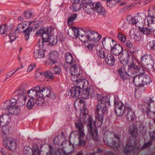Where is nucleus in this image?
Returning a JSON list of instances; mask_svg holds the SVG:
<instances>
[{"instance_id": "1", "label": "nucleus", "mask_w": 155, "mask_h": 155, "mask_svg": "<svg viewBox=\"0 0 155 155\" xmlns=\"http://www.w3.org/2000/svg\"><path fill=\"white\" fill-rule=\"evenodd\" d=\"M116 114L119 116H122L124 113L127 120L131 121L134 119L135 115L134 112L129 107H125L121 101H119L116 104L115 108Z\"/></svg>"}, {"instance_id": "2", "label": "nucleus", "mask_w": 155, "mask_h": 155, "mask_svg": "<svg viewBox=\"0 0 155 155\" xmlns=\"http://www.w3.org/2000/svg\"><path fill=\"white\" fill-rule=\"evenodd\" d=\"M107 111L106 104L104 101L98 102L97 105L96 115V120L94 122L96 127H100L102 124L104 115L107 113Z\"/></svg>"}, {"instance_id": "3", "label": "nucleus", "mask_w": 155, "mask_h": 155, "mask_svg": "<svg viewBox=\"0 0 155 155\" xmlns=\"http://www.w3.org/2000/svg\"><path fill=\"white\" fill-rule=\"evenodd\" d=\"M17 102L16 99L12 98L8 101H6L3 103L0 106L2 109L6 111L9 114H13L15 115L18 114L20 112V109L17 106H15Z\"/></svg>"}, {"instance_id": "4", "label": "nucleus", "mask_w": 155, "mask_h": 155, "mask_svg": "<svg viewBox=\"0 0 155 155\" xmlns=\"http://www.w3.org/2000/svg\"><path fill=\"white\" fill-rule=\"evenodd\" d=\"M71 67L70 69L71 73V78L72 81H75L76 84L79 86H83L85 82V80L82 75L80 68L75 64L71 65Z\"/></svg>"}, {"instance_id": "5", "label": "nucleus", "mask_w": 155, "mask_h": 155, "mask_svg": "<svg viewBox=\"0 0 155 155\" xmlns=\"http://www.w3.org/2000/svg\"><path fill=\"white\" fill-rule=\"evenodd\" d=\"M104 141L108 146L116 148V150L120 147V141L119 138L112 132H106L104 134Z\"/></svg>"}, {"instance_id": "6", "label": "nucleus", "mask_w": 155, "mask_h": 155, "mask_svg": "<svg viewBox=\"0 0 155 155\" xmlns=\"http://www.w3.org/2000/svg\"><path fill=\"white\" fill-rule=\"evenodd\" d=\"M31 89L35 92V94L39 99L40 104L44 103L45 97H51V89L48 87H43L41 89L39 86H37Z\"/></svg>"}, {"instance_id": "7", "label": "nucleus", "mask_w": 155, "mask_h": 155, "mask_svg": "<svg viewBox=\"0 0 155 155\" xmlns=\"http://www.w3.org/2000/svg\"><path fill=\"white\" fill-rule=\"evenodd\" d=\"M27 94L30 98L27 104L28 108L30 109L36 104L38 105H41L43 104H40L39 99L35 94V92L32 89L27 91Z\"/></svg>"}, {"instance_id": "8", "label": "nucleus", "mask_w": 155, "mask_h": 155, "mask_svg": "<svg viewBox=\"0 0 155 155\" xmlns=\"http://www.w3.org/2000/svg\"><path fill=\"white\" fill-rule=\"evenodd\" d=\"M68 33L69 35L73 38L78 37L82 42L84 40V35L86 34V32L82 28H73L71 29L68 31Z\"/></svg>"}, {"instance_id": "9", "label": "nucleus", "mask_w": 155, "mask_h": 155, "mask_svg": "<svg viewBox=\"0 0 155 155\" xmlns=\"http://www.w3.org/2000/svg\"><path fill=\"white\" fill-rule=\"evenodd\" d=\"M154 103V101L152 98L148 97L144 100V104L141 105L140 110L144 114H146L148 116L153 113V114H155V111L151 110L150 109V104Z\"/></svg>"}, {"instance_id": "10", "label": "nucleus", "mask_w": 155, "mask_h": 155, "mask_svg": "<svg viewBox=\"0 0 155 155\" xmlns=\"http://www.w3.org/2000/svg\"><path fill=\"white\" fill-rule=\"evenodd\" d=\"M78 144L75 143H74L72 144L70 142L69 144L65 147L66 145V142H64L62 143L61 145L63 146L62 147V149H61V152L59 149L58 150L55 151L54 153V155H62V153L64 152L65 154H68L71 153L74 150V145H77Z\"/></svg>"}, {"instance_id": "11", "label": "nucleus", "mask_w": 155, "mask_h": 155, "mask_svg": "<svg viewBox=\"0 0 155 155\" xmlns=\"http://www.w3.org/2000/svg\"><path fill=\"white\" fill-rule=\"evenodd\" d=\"M101 35L95 32L88 31L86 32L84 38V41L83 42H86L88 41H98L101 39Z\"/></svg>"}, {"instance_id": "12", "label": "nucleus", "mask_w": 155, "mask_h": 155, "mask_svg": "<svg viewBox=\"0 0 155 155\" xmlns=\"http://www.w3.org/2000/svg\"><path fill=\"white\" fill-rule=\"evenodd\" d=\"M4 146L8 149L11 151L15 150L17 147L16 140L13 137L8 136L3 140Z\"/></svg>"}, {"instance_id": "13", "label": "nucleus", "mask_w": 155, "mask_h": 155, "mask_svg": "<svg viewBox=\"0 0 155 155\" xmlns=\"http://www.w3.org/2000/svg\"><path fill=\"white\" fill-rule=\"evenodd\" d=\"M91 118H90L89 124H87L88 133L92 137L95 142H98L101 140V138L98 134V131L96 127L93 128L92 125V122L91 121Z\"/></svg>"}, {"instance_id": "14", "label": "nucleus", "mask_w": 155, "mask_h": 155, "mask_svg": "<svg viewBox=\"0 0 155 155\" xmlns=\"http://www.w3.org/2000/svg\"><path fill=\"white\" fill-rule=\"evenodd\" d=\"M139 144L138 143H136L134 140H128V143L124 148V153H127L134 149H139Z\"/></svg>"}, {"instance_id": "15", "label": "nucleus", "mask_w": 155, "mask_h": 155, "mask_svg": "<svg viewBox=\"0 0 155 155\" xmlns=\"http://www.w3.org/2000/svg\"><path fill=\"white\" fill-rule=\"evenodd\" d=\"M27 94L24 90L19 89L16 91L15 92V94L18 98L21 100V102L19 103L18 105L20 107L22 106L25 104V101L27 99L26 94Z\"/></svg>"}, {"instance_id": "16", "label": "nucleus", "mask_w": 155, "mask_h": 155, "mask_svg": "<svg viewBox=\"0 0 155 155\" xmlns=\"http://www.w3.org/2000/svg\"><path fill=\"white\" fill-rule=\"evenodd\" d=\"M74 84H75V87H71L70 89V93H69L70 96L74 98H76L78 97L80 95L81 88H83L85 83H84L83 86H79L75 83L74 81Z\"/></svg>"}, {"instance_id": "17", "label": "nucleus", "mask_w": 155, "mask_h": 155, "mask_svg": "<svg viewBox=\"0 0 155 155\" xmlns=\"http://www.w3.org/2000/svg\"><path fill=\"white\" fill-rule=\"evenodd\" d=\"M94 11L95 10L98 14L104 16L106 15L104 9L101 6L100 3L94 2L93 3Z\"/></svg>"}, {"instance_id": "18", "label": "nucleus", "mask_w": 155, "mask_h": 155, "mask_svg": "<svg viewBox=\"0 0 155 155\" xmlns=\"http://www.w3.org/2000/svg\"><path fill=\"white\" fill-rule=\"evenodd\" d=\"M75 126L76 128L78 130V135H81V137L84 136V130L83 123L81 119L75 122Z\"/></svg>"}, {"instance_id": "19", "label": "nucleus", "mask_w": 155, "mask_h": 155, "mask_svg": "<svg viewBox=\"0 0 155 155\" xmlns=\"http://www.w3.org/2000/svg\"><path fill=\"white\" fill-rule=\"evenodd\" d=\"M152 19H155V5H151L148 10V15L147 20L151 21Z\"/></svg>"}, {"instance_id": "20", "label": "nucleus", "mask_w": 155, "mask_h": 155, "mask_svg": "<svg viewBox=\"0 0 155 155\" xmlns=\"http://www.w3.org/2000/svg\"><path fill=\"white\" fill-rule=\"evenodd\" d=\"M11 121V116L8 114H3L0 117V124H8Z\"/></svg>"}, {"instance_id": "21", "label": "nucleus", "mask_w": 155, "mask_h": 155, "mask_svg": "<svg viewBox=\"0 0 155 155\" xmlns=\"http://www.w3.org/2000/svg\"><path fill=\"white\" fill-rule=\"evenodd\" d=\"M36 76L37 77L44 78L46 77L50 79L51 80L54 79V77L53 76V73L50 71H47L44 72H39L36 74Z\"/></svg>"}, {"instance_id": "22", "label": "nucleus", "mask_w": 155, "mask_h": 155, "mask_svg": "<svg viewBox=\"0 0 155 155\" xmlns=\"http://www.w3.org/2000/svg\"><path fill=\"white\" fill-rule=\"evenodd\" d=\"M59 59V54L56 51L51 52L50 54L49 62L52 65L56 63Z\"/></svg>"}, {"instance_id": "23", "label": "nucleus", "mask_w": 155, "mask_h": 155, "mask_svg": "<svg viewBox=\"0 0 155 155\" xmlns=\"http://www.w3.org/2000/svg\"><path fill=\"white\" fill-rule=\"evenodd\" d=\"M0 127H1V131L0 132V136L4 138L9 132V127L8 124H0Z\"/></svg>"}, {"instance_id": "24", "label": "nucleus", "mask_w": 155, "mask_h": 155, "mask_svg": "<svg viewBox=\"0 0 155 155\" xmlns=\"http://www.w3.org/2000/svg\"><path fill=\"white\" fill-rule=\"evenodd\" d=\"M141 62L144 64H148L150 62H154L153 58L150 55L146 54L143 56L141 58Z\"/></svg>"}, {"instance_id": "25", "label": "nucleus", "mask_w": 155, "mask_h": 155, "mask_svg": "<svg viewBox=\"0 0 155 155\" xmlns=\"http://www.w3.org/2000/svg\"><path fill=\"white\" fill-rule=\"evenodd\" d=\"M84 11L88 14H93L94 13L93 3H85L83 5Z\"/></svg>"}, {"instance_id": "26", "label": "nucleus", "mask_w": 155, "mask_h": 155, "mask_svg": "<svg viewBox=\"0 0 155 155\" xmlns=\"http://www.w3.org/2000/svg\"><path fill=\"white\" fill-rule=\"evenodd\" d=\"M138 24H141L142 26L147 25V21L145 20V16L143 13L138 14L135 16Z\"/></svg>"}, {"instance_id": "27", "label": "nucleus", "mask_w": 155, "mask_h": 155, "mask_svg": "<svg viewBox=\"0 0 155 155\" xmlns=\"http://www.w3.org/2000/svg\"><path fill=\"white\" fill-rule=\"evenodd\" d=\"M123 52L122 47L119 45H116L111 48V52L115 55H119Z\"/></svg>"}, {"instance_id": "28", "label": "nucleus", "mask_w": 155, "mask_h": 155, "mask_svg": "<svg viewBox=\"0 0 155 155\" xmlns=\"http://www.w3.org/2000/svg\"><path fill=\"white\" fill-rule=\"evenodd\" d=\"M129 56L128 52L126 51L125 53L119 58L120 63L123 64H126L128 63Z\"/></svg>"}, {"instance_id": "29", "label": "nucleus", "mask_w": 155, "mask_h": 155, "mask_svg": "<svg viewBox=\"0 0 155 155\" xmlns=\"http://www.w3.org/2000/svg\"><path fill=\"white\" fill-rule=\"evenodd\" d=\"M65 60L66 63L70 65H74L75 63V61L73 58L72 55L71 53H67L65 54Z\"/></svg>"}, {"instance_id": "30", "label": "nucleus", "mask_w": 155, "mask_h": 155, "mask_svg": "<svg viewBox=\"0 0 155 155\" xmlns=\"http://www.w3.org/2000/svg\"><path fill=\"white\" fill-rule=\"evenodd\" d=\"M115 58L111 54H108L105 59L106 62L109 65L113 66L114 63Z\"/></svg>"}, {"instance_id": "31", "label": "nucleus", "mask_w": 155, "mask_h": 155, "mask_svg": "<svg viewBox=\"0 0 155 155\" xmlns=\"http://www.w3.org/2000/svg\"><path fill=\"white\" fill-rule=\"evenodd\" d=\"M6 35L9 36L11 42L15 40L16 38L15 31L11 27L8 29V32Z\"/></svg>"}, {"instance_id": "32", "label": "nucleus", "mask_w": 155, "mask_h": 155, "mask_svg": "<svg viewBox=\"0 0 155 155\" xmlns=\"http://www.w3.org/2000/svg\"><path fill=\"white\" fill-rule=\"evenodd\" d=\"M129 131L133 137H135L138 134V129L136 125L135 124H133L129 126Z\"/></svg>"}, {"instance_id": "33", "label": "nucleus", "mask_w": 155, "mask_h": 155, "mask_svg": "<svg viewBox=\"0 0 155 155\" xmlns=\"http://www.w3.org/2000/svg\"><path fill=\"white\" fill-rule=\"evenodd\" d=\"M45 52L43 49L37 50L34 52V57L36 59L41 58L44 57Z\"/></svg>"}, {"instance_id": "34", "label": "nucleus", "mask_w": 155, "mask_h": 155, "mask_svg": "<svg viewBox=\"0 0 155 155\" xmlns=\"http://www.w3.org/2000/svg\"><path fill=\"white\" fill-rule=\"evenodd\" d=\"M114 42V40L110 38H105L103 39L102 43L104 47H108L112 46L111 45V42Z\"/></svg>"}, {"instance_id": "35", "label": "nucleus", "mask_w": 155, "mask_h": 155, "mask_svg": "<svg viewBox=\"0 0 155 155\" xmlns=\"http://www.w3.org/2000/svg\"><path fill=\"white\" fill-rule=\"evenodd\" d=\"M133 83L137 86L143 85L142 75H136L134 79Z\"/></svg>"}, {"instance_id": "36", "label": "nucleus", "mask_w": 155, "mask_h": 155, "mask_svg": "<svg viewBox=\"0 0 155 155\" xmlns=\"http://www.w3.org/2000/svg\"><path fill=\"white\" fill-rule=\"evenodd\" d=\"M97 53V55L101 58H104L105 57V54L104 51L103 50L101 47L100 45L96 46Z\"/></svg>"}, {"instance_id": "37", "label": "nucleus", "mask_w": 155, "mask_h": 155, "mask_svg": "<svg viewBox=\"0 0 155 155\" xmlns=\"http://www.w3.org/2000/svg\"><path fill=\"white\" fill-rule=\"evenodd\" d=\"M11 27H8L5 25H2L0 26V34L4 36H6L8 32V29Z\"/></svg>"}, {"instance_id": "38", "label": "nucleus", "mask_w": 155, "mask_h": 155, "mask_svg": "<svg viewBox=\"0 0 155 155\" xmlns=\"http://www.w3.org/2000/svg\"><path fill=\"white\" fill-rule=\"evenodd\" d=\"M143 85L149 84L152 81L150 77L147 75H142Z\"/></svg>"}, {"instance_id": "39", "label": "nucleus", "mask_w": 155, "mask_h": 155, "mask_svg": "<svg viewBox=\"0 0 155 155\" xmlns=\"http://www.w3.org/2000/svg\"><path fill=\"white\" fill-rule=\"evenodd\" d=\"M118 72L122 78L124 79H127L128 76V74L126 72L124 67L123 66L120 68L118 70Z\"/></svg>"}, {"instance_id": "40", "label": "nucleus", "mask_w": 155, "mask_h": 155, "mask_svg": "<svg viewBox=\"0 0 155 155\" xmlns=\"http://www.w3.org/2000/svg\"><path fill=\"white\" fill-rule=\"evenodd\" d=\"M127 20L129 23L131 24L135 25L136 26L139 28H141V26L138 25L135 16L134 17H129L127 18Z\"/></svg>"}, {"instance_id": "41", "label": "nucleus", "mask_w": 155, "mask_h": 155, "mask_svg": "<svg viewBox=\"0 0 155 155\" xmlns=\"http://www.w3.org/2000/svg\"><path fill=\"white\" fill-rule=\"evenodd\" d=\"M154 19H152L151 20V21H148V20L147 21V25L149 27H150V28H151V30H152L153 32V35L155 37V21H154Z\"/></svg>"}, {"instance_id": "42", "label": "nucleus", "mask_w": 155, "mask_h": 155, "mask_svg": "<svg viewBox=\"0 0 155 155\" xmlns=\"http://www.w3.org/2000/svg\"><path fill=\"white\" fill-rule=\"evenodd\" d=\"M81 3L72 4L71 9L73 12H78L81 8Z\"/></svg>"}, {"instance_id": "43", "label": "nucleus", "mask_w": 155, "mask_h": 155, "mask_svg": "<svg viewBox=\"0 0 155 155\" xmlns=\"http://www.w3.org/2000/svg\"><path fill=\"white\" fill-rule=\"evenodd\" d=\"M141 32L136 31L134 32V34L133 33V35H130L131 37H133L134 40L136 41H139L141 38V35H140Z\"/></svg>"}, {"instance_id": "44", "label": "nucleus", "mask_w": 155, "mask_h": 155, "mask_svg": "<svg viewBox=\"0 0 155 155\" xmlns=\"http://www.w3.org/2000/svg\"><path fill=\"white\" fill-rule=\"evenodd\" d=\"M77 14H73L69 17L67 21V24L69 26H71L72 25L73 22L77 17Z\"/></svg>"}, {"instance_id": "45", "label": "nucleus", "mask_w": 155, "mask_h": 155, "mask_svg": "<svg viewBox=\"0 0 155 155\" xmlns=\"http://www.w3.org/2000/svg\"><path fill=\"white\" fill-rule=\"evenodd\" d=\"M33 29V28H27L25 30L23 31V33L25 35V40H27L29 38V35L30 33Z\"/></svg>"}, {"instance_id": "46", "label": "nucleus", "mask_w": 155, "mask_h": 155, "mask_svg": "<svg viewBox=\"0 0 155 155\" xmlns=\"http://www.w3.org/2000/svg\"><path fill=\"white\" fill-rule=\"evenodd\" d=\"M48 41L51 45H53L56 44L57 42L56 37L54 35L50 36Z\"/></svg>"}, {"instance_id": "47", "label": "nucleus", "mask_w": 155, "mask_h": 155, "mask_svg": "<svg viewBox=\"0 0 155 155\" xmlns=\"http://www.w3.org/2000/svg\"><path fill=\"white\" fill-rule=\"evenodd\" d=\"M24 28H31L33 25H35L34 21H25L22 22Z\"/></svg>"}, {"instance_id": "48", "label": "nucleus", "mask_w": 155, "mask_h": 155, "mask_svg": "<svg viewBox=\"0 0 155 155\" xmlns=\"http://www.w3.org/2000/svg\"><path fill=\"white\" fill-rule=\"evenodd\" d=\"M85 89L88 93L89 95L92 96L94 95L95 93V90L93 87L90 86L87 87Z\"/></svg>"}, {"instance_id": "49", "label": "nucleus", "mask_w": 155, "mask_h": 155, "mask_svg": "<svg viewBox=\"0 0 155 155\" xmlns=\"http://www.w3.org/2000/svg\"><path fill=\"white\" fill-rule=\"evenodd\" d=\"M147 48L151 50H155V41H152L148 43Z\"/></svg>"}, {"instance_id": "50", "label": "nucleus", "mask_w": 155, "mask_h": 155, "mask_svg": "<svg viewBox=\"0 0 155 155\" xmlns=\"http://www.w3.org/2000/svg\"><path fill=\"white\" fill-rule=\"evenodd\" d=\"M48 27H44L42 29H41L40 30H39L38 31H37V33H39L41 35L42 34H48Z\"/></svg>"}, {"instance_id": "51", "label": "nucleus", "mask_w": 155, "mask_h": 155, "mask_svg": "<svg viewBox=\"0 0 155 155\" xmlns=\"http://www.w3.org/2000/svg\"><path fill=\"white\" fill-rule=\"evenodd\" d=\"M85 136V134H84V136L83 137H81V135H79V142L78 143V145L79 146H84L85 144V140L83 139Z\"/></svg>"}, {"instance_id": "52", "label": "nucleus", "mask_w": 155, "mask_h": 155, "mask_svg": "<svg viewBox=\"0 0 155 155\" xmlns=\"http://www.w3.org/2000/svg\"><path fill=\"white\" fill-rule=\"evenodd\" d=\"M51 70L54 71L55 74L60 75L61 74V69L59 67L56 66L54 68H52Z\"/></svg>"}, {"instance_id": "53", "label": "nucleus", "mask_w": 155, "mask_h": 155, "mask_svg": "<svg viewBox=\"0 0 155 155\" xmlns=\"http://www.w3.org/2000/svg\"><path fill=\"white\" fill-rule=\"evenodd\" d=\"M130 64H129V63L128 62V70H130L131 69H134V70H136L137 68H136V66H136L134 63V62L133 60H132L131 61Z\"/></svg>"}, {"instance_id": "54", "label": "nucleus", "mask_w": 155, "mask_h": 155, "mask_svg": "<svg viewBox=\"0 0 155 155\" xmlns=\"http://www.w3.org/2000/svg\"><path fill=\"white\" fill-rule=\"evenodd\" d=\"M118 37L119 40L123 42H124L126 41V38L121 32L118 33Z\"/></svg>"}, {"instance_id": "55", "label": "nucleus", "mask_w": 155, "mask_h": 155, "mask_svg": "<svg viewBox=\"0 0 155 155\" xmlns=\"http://www.w3.org/2000/svg\"><path fill=\"white\" fill-rule=\"evenodd\" d=\"M81 96L84 99H86L88 97L89 95L85 89L81 93Z\"/></svg>"}, {"instance_id": "56", "label": "nucleus", "mask_w": 155, "mask_h": 155, "mask_svg": "<svg viewBox=\"0 0 155 155\" xmlns=\"http://www.w3.org/2000/svg\"><path fill=\"white\" fill-rule=\"evenodd\" d=\"M48 34H42V42H47L48 41L49 36L48 35Z\"/></svg>"}, {"instance_id": "57", "label": "nucleus", "mask_w": 155, "mask_h": 155, "mask_svg": "<svg viewBox=\"0 0 155 155\" xmlns=\"http://www.w3.org/2000/svg\"><path fill=\"white\" fill-rule=\"evenodd\" d=\"M151 31L152 30H151V28H143L142 30V32L145 34L147 35V34H150L152 33Z\"/></svg>"}, {"instance_id": "58", "label": "nucleus", "mask_w": 155, "mask_h": 155, "mask_svg": "<svg viewBox=\"0 0 155 155\" xmlns=\"http://www.w3.org/2000/svg\"><path fill=\"white\" fill-rule=\"evenodd\" d=\"M137 69L136 70V72H139L140 74H141L140 75H144L143 74L144 73V70L143 68H138L137 66H136ZM139 75H140L139 74Z\"/></svg>"}, {"instance_id": "59", "label": "nucleus", "mask_w": 155, "mask_h": 155, "mask_svg": "<svg viewBox=\"0 0 155 155\" xmlns=\"http://www.w3.org/2000/svg\"><path fill=\"white\" fill-rule=\"evenodd\" d=\"M15 72H13V70H12L8 72L6 74L5 76V80L10 78L12 77L14 74Z\"/></svg>"}, {"instance_id": "60", "label": "nucleus", "mask_w": 155, "mask_h": 155, "mask_svg": "<svg viewBox=\"0 0 155 155\" xmlns=\"http://www.w3.org/2000/svg\"><path fill=\"white\" fill-rule=\"evenodd\" d=\"M60 138L57 136L55 138L54 140V143L55 145H59V143L61 141L60 140Z\"/></svg>"}, {"instance_id": "61", "label": "nucleus", "mask_w": 155, "mask_h": 155, "mask_svg": "<svg viewBox=\"0 0 155 155\" xmlns=\"http://www.w3.org/2000/svg\"><path fill=\"white\" fill-rule=\"evenodd\" d=\"M25 17L27 18H31L33 15L32 13L30 11L26 12L24 13Z\"/></svg>"}, {"instance_id": "62", "label": "nucleus", "mask_w": 155, "mask_h": 155, "mask_svg": "<svg viewBox=\"0 0 155 155\" xmlns=\"http://www.w3.org/2000/svg\"><path fill=\"white\" fill-rule=\"evenodd\" d=\"M36 65L35 64H31L28 67L27 72H30L33 69L36 68Z\"/></svg>"}, {"instance_id": "63", "label": "nucleus", "mask_w": 155, "mask_h": 155, "mask_svg": "<svg viewBox=\"0 0 155 155\" xmlns=\"http://www.w3.org/2000/svg\"><path fill=\"white\" fill-rule=\"evenodd\" d=\"M101 101H104L105 102V103L106 104V103H108L110 101L109 99L108 98L107 96H105L103 97H102V99L99 102H101Z\"/></svg>"}, {"instance_id": "64", "label": "nucleus", "mask_w": 155, "mask_h": 155, "mask_svg": "<svg viewBox=\"0 0 155 155\" xmlns=\"http://www.w3.org/2000/svg\"><path fill=\"white\" fill-rule=\"evenodd\" d=\"M40 151L37 148L33 150L32 155H40Z\"/></svg>"}]
</instances>
